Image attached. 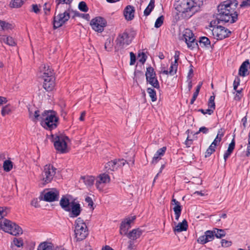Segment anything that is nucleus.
Wrapping results in <instances>:
<instances>
[{"label":"nucleus","mask_w":250,"mask_h":250,"mask_svg":"<svg viewBox=\"0 0 250 250\" xmlns=\"http://www.w3.org/2000/svg\"><path fill=\"white\" fill-rule=\"evenodd\" d=\"M164 17L163 16H161L159 17L157 20H156V21L155 22V27L156 28H159L162 26L164 22Z\"/></svg>","instance_id":"obj_44"},{"label":"nucleus","mask_w":250,"mask_h":250,"mask_svg":"<svg viewBox=\"0 0 250 250\" xmlns=\"http://www.w3.org/2000/svg\"><path fill=\"white\" fill-rule=\"evenodd\" d=\"M74 232L75 237L79 241L84 240L88 234L87 227L81 217L78 218L75 222Z\"/></svg>","instance_id":"obj_4"},{"label":"nucleus","mask_w":250,"mask_h":250,"mask_svg":"<svg viewBox=\"0 0 250 250\" xmlns=\"http://www.w3.org/2000/svg\"><path fill=\"white\" fill-rule=\"evenodd\" d=\"M171 204L175 205L173 209L175 215V219L178 221L181 214L182 206L181 205L180 203L174 198H172Z\"/></svg>","instance_id":"obj_17"},{"label":"nucleus","mask_w":250,"mask_h":250,"mask_svg":"<svg viewBox=\"0 0 250 250\" xmlns=\"http://www.w3.org/2000/svg\"><path fill=\"white\" fill-rule=\"evenodd\" d=\"M240 79L239 78H237V81L235 79L233 82V89L234 90H236L238 85L240 84Z\"/></svg>","instance_id":"obj_60"},{"label":"nucleus","mask_w":250,"mask_h":250,"mask_svg":"<svg viewBox=\"0 0 250 250\" xmlns=\"http://www.w3.org/2000/svg\"><path fill=\"white\" fill-rule=\"evenodd\" d=\"M85 201L88 203V206L91 208H92L93 209L94 208L93 207L94 203L92 198L89 196H87L85 199Z\"/></svg>","instance_id":"obj_59"},{"label":"nucleus","mask_w":250,"mask_h":250,"mask_svg":"<svg viewBox=\"0 0 250 250\" xmlns=\"http://www.w3.org/2000/svg\"><path fill=\"white\" fill-rule=\"evenodd\" d=\"M32 9L30 10L31 12H34L36 14H39L40 12L41 9L39 7H41L40 5L39 6L37 4H33L31 5Z\"/></svg>","instance_id":"obj_49"},{"label":"nucleus","mask_w":250,"mask_h":250,"mask_svg":"<svg viewBox=\"0 0 250 250\" xmlns=\"http://www.w3.org/2000/svg\"><path fill=\"white\" fill-rule=\"evenodd\" d=\"M161 159V158L160 157H159L158 156H156L154 154V156L152 158V160L151 161V164H157L159 161H160Z\"/></svg>","instance_id":"obj_62"},{"label":"nucleus","mask_w":250,"mask_h":250,"mask_svg":"<svg viewBox=\"0 0 250 250\" xmlns=\"http://www.w3.org/2000/svg\"><path fill=\"white\" fill-rule=\"evenodd\" d=\"M51 7V4L48 2H45L43 5V9L45 15H48L50 14Z\"/></svg>","instance_id":"obj_46"},{"label":"nucleus","mask_w":250,"mask_h":250,"mask_svg":"<svg viewBox=\"0 0 250 250\" xmlns=\"http://www.w3.org/2000/svg\"><path fill=\"white\" fill-rule=\"evenodd\" d=\"M44 72L43 73V75H44L45 73H48V74H49L50 73H52L53 75L54 76L55 73H54V70L51 68H50L49 66L44 65Z\"/></svg>","instance_id":"obj_55"},{"label":"nucleus","mask_w":250,"mask_h":250,"mask_svg":"<svg viewBox=\"0 0 250 250\" xmlns=\"http://www.w3.org/2000/svg\"><path fill=\"white\" fill-rule=\"evenodd\" d=\"M81 180H83L87 187H91L94 184L95 178L94 176L86 175L81 176Z\"/></svg>","instance_id":"obj_27"},{"label":"nucleus","mask_w":250,"mask_h":250,"mask_svg":"<svg viewBox=\"0 0 250 250\" xmlns=\"http://www.w3.org/2000/svg\"><path fill=\"white\" fill-rule=\"evenodd\" d=\"M221 243L223 247H228L230 246L232 244V242L231 241H229L225 239H222Z\"/></svg>","instance_id":"obj_54"},{"label":"nucleus","mask_w":250,"mask_h":250,"mask_svg":"<svg viewBox=\"0 0 250 250\" xmlns=\"http://www.w3.org/2000/svg\"><path fill=\"white\" fill-rule=\"evenodd\" d=\"M188 228V222L186 219H184L181 223H179L173 229L174 232H180L183 231H186Z\"/></svg>","instance_id":"obj_26"},{"label":"nucleus","mask_w":250,"mask_h":250,"mask_svg":"<svg viewBox=\"0 0 250 250\" xmlns=\"http://www.w3.org/2000/svg\"><path fill=\"white\" fill-rule=\"evenodd\" d=\"M42 78L44 80L43 83V87L46 91H52L55 86V77L53 75L52 73H45L44 75H42Z\"/></svg>","instance_id":"obj_11"},{"label":"nucleus","mask_w":250,"mask_h":250,"mask_svg":"<svg viewBox=\"0 0 250 250\" xmlns=\"http://www.w3.org/2000/svg\"><path fill=\"white\" fill-rule=\"evenodd\" d=\"M52 142L54 143V146L57 151L61 153H65L68 152L66 141L69 138L66 136L57 135L51 134Z\"/></svg>","instance_id":"obj_6"},{"label":"nucleus","mask_w":250,"mask_h":250,"mask_svg":"<svg viewBox=\"0 0 250 250\" xmlns=\"http://www.w3.org/2000/svg\"><path fill=\"white\" fill-rule=\"evenodd\" d=\"M215 96H211L208 100V105L209 109H213V112L215 109V104L214 102Z\"/></svg>","instance_id":"obj_40"},{"label":"nucleus","mask_w":250,"mask_h":250,"mask_svg":"<svg viewBox=\"0 0 250 250\" xmlns=\"http://www.w3.org/2000/svg\"><path fill=\"white\" fill-rule=\"evenodd\" d=\"M0 227L3 231L14 236L22 233V229L18 225L8 219L0 221Z\"/></svg>","instance_id":"obj_5"},{"label":"nucleus","mask_w":250,"mask_h":250,"mask_svg":"<svg viewBox=\"0 0 250 250\" xmlns=\"http://www.w3.org/2000/svg\"><path fill=\"white\" fill-rule=\"evenodd\" d=\"M146 91L149 94V97L152 102H155L157 100L156 92L154 89L148 87L146 89Z\"/></svg>","instance_id":"obj_35"},{"label":"nucleus","mask_w":250,"mask_h":250,"mask_svg":"<svg viewBox=\"0 0 250 250\" xmlns=\"http://www.w3.org/2000/svg\"><path fill=\"white\" fill-rule=\"evenodd\" d=\"M59 198V192L55 188L51 189V191L45 192L43 195V197L42 199L44 201L48 202H52L58 201Z\"/></svg>","instance_id":"obj_13"},{"label":"nucleus","mask_w":250,"mask_h":250,"mask_svg":"<svg viewBox=\"0 0 250 250\" xmlns=\"http://www.w3.org/2000/svg\"><path fill=\"white\" fill-rule=\"evenodd\" d=\"M250 68V63L248 60L244 61L240 66L239 75L242 77H245L249 74L248 68Z\"/></svg>","instance_id":"obj_19"},{"label":"nucleus","mask_w":250,"mask_h":250,"mask_svg":"<svg viewBox=\"0 0 250 250\" xmlns=\"http://www.w3.org/2000/svg\"><path fill=\"white\" fill-rule=\"evenodd\" d=\"M198 111L201 112L202 114H203L204 115L208 114L210 115L212 114H213V109H207L205 110L201 108V109H199L198 110Z\"/></svg>","instance_id":"obj_53"},{"label":"nucleus","mask_w":250,"mask_h":250,"mask_svg":"<svg viewBox=\"0 0 250 250\" xmlns=\"http://www.w3.org/2000/svg\"><path fill=\"white\" fill-rule=\"evenodd\" d=\"M34 107H28V112H29V117L31 119L32 121L34 122H37L38 121L40 120V119L42 118L41 115L40 114V111L39 110H36L35 111L33 110V108Z\"/></svg>","instance_id":"obj_22"},{"label":"nucleus","mask_w":250,"mask_h":250,"mask_svg":"<svg viewBox=\"0 0 250 250\" xmlns=\"http://www.w3.org/2000/svg\"><path fill=\"white\" fill-rule=\"evenodd\" d=\"M9 209L6 207H0V220L6 216Z\"/></svg>","instance_id":"obj_45"},{"label":"nucleus","mask_w":250,"mask_h":250,"mask_svg":"<svg viewBox=\"0 0 250 250\" xmlns=\"http://www.w3.org/2000/svg\"><path fill=\"white\" fill-rule=\"evenodd\" d=\"M213 232H215L214 235L217 238H222L226 235V232L224 229L214 228Z\"/></svg>","instance_id":"obj_34"},{"label":"nucleus","mask_w":250,"mask_h":250,"mask_svg":"<svg viewBox=\"0 0 250 250\" xmlns=\"http://www.w3.org/2000/svg\"><path fill=\"white\" fill-rule=\"evenodd\" d=\"M208 128L205 126H202L199 128L198 131L195 133V134H198L200 132H202L204 134H207L208 132Z\"/></svg>","instance_id":"obj_57"},{"label":"nucleus","mask_w":250,"mask_h":250,"mask_svg":"<svg viewBox=\"0 0 250 250\" xmlns=\"http://www.w3.org/2000/svg\"><path fill=\"white\" fill-rule=\"evenodd\" d=\"M200 45H201L203 44L202 47H205L207 48H209L210 46V41L209 39L206 37L203 36L199 38V40L198 41Z\"/></svg>","instance_id":"obj_32"},{"label":"nucleus","mask_w":250,"mask_h":250,"mask_svg":"<svg viewBox=\"0 0 250 250\" xmlns=\"http://www.w3.org/2000/svg\"><path fill=\"white\" fill-rule=\"evenodd\" d=\"M11 112V106L10 104H7L6 105L2 107L1 114V115L4 117L6 115H8Z\"/></svg>","instance_id":"obj_38"},{"label":"nucleus","mask_w":250,"mask_h":250,"mask_svg":"<svg viewBox=\"0 0 250 250\" xmlns=\"http://www.w3.org/2000/svg\"><path fill=\"white\" fill-rule=\"evenodd\" d=\"M82 208L80 204L78 202L75 201H71V205L70 207L69 212V216L71 218H75L78 217L81 214Z\"/></svg>","instance_id":"obj_14"},{"label":"nucleus","mask_w":250,"mask_h":250,"mask_svg":"<svg viewBox=\"0 0 250 250\" xmlns=\"http://www.w3.org/2000/svg\"><path fill=\"white\" fill-rule=\"evenodd\" d=\"M192 0H176L174 6L179 14L185 19L188 20L196 12L195 6Z\"/></svg>","instance_id":"obj_2"},{"label":"nucleus","mask_w":250,"mask_h":250,"mask_svg":"<svg viewBox=\"0 0 250 250\" xmlns=\"http://www.w3.org/2000/svg\"><path fill=\"white\" fill-rule=\"evenodd\" d=\"M79 9L83 12H86L88 11V7L85 2L82 1L78 4Z\"/></svg>","instance_id":"obj_41"},{"label":"nucleus","mask_w":250,"mask_h":250,"mask_svg":"<svg viewBox=\"0 0 250 250\" xmlns=\"http://www.w3.org/2000/svg\"><path fill=\"white\" fill-rule=\"evenodd\" d=\"M198 94H199V93H198V92H194V93L193 94V96H192V97L190 100V104H194V102L197 99V97Z\"/></svg>","instance_id":"obj_63"},{"label":"nucleus","mask_w":250,"mask_h":250,"mask_svg":"<svg viewBox=\"0 0 250 250\" xmlns=\"http://www.w3.org/2000/svg\"><path fill=\"white\" fill-rule=\"evenodd\" d=\"M249 6H250V3H249L246 0H243L240 5V7L241 8Z\"/></svg>","instance_id":"obj_64"},{"label":"nucleus","mask_w":250,"mask_h":250,"mask_svg":"<svg viewBox=\"0 0 250 250\" xmlns=\"http://www.w3.org/2000/svg\"><path fill=\"white\" fill-rule=\"evenodd\" d=\"M215 147L213 146L210 145V146L207 149L205 152V157L208 158L215 151Z\"/></svg>","instance_id":"obj_43"},{"label":"nucleus","mask_w":250,"mask_h":250,"mask_svg":"<svg viewBox=\"0 0 250 250\" xmlns=\"http://www.w3.org/2000/svg\"><path fill=\"white\" fill-rule=\"evenodd\" d=\"M53 245L52 243L43 242L38 247V250H53Z\"/></svg>","instance_id":"obj_30"},{"label":"nucleus","mask_w":250,"mask_h":250,"mask_svg":"<svg viewBox=\"0 0 250 250\" xmlns=\"http://www.w3.org/2000/svg\"><path fill=\"white\" fill-rule=\"evenodd\" d=\"M130 65H132L135 64L136 60V55L135 54L131 52L130 53Z\"/></svg>","instance_id":"obj_52"},{"label":"nucleus","mask_w":250,"mask_h":250,"mask_svg":"<svg viewBox=\"0 0 250 250\" xmlns=\"http://www.w3.org/2000/svg\"><path fill=\"white\" fill-rule=\"evenodd\" d=\"M138 57H141V58L139 60V61L142 64H144L146 62L147 59L146 55L143 52L138 54Z\"/></svg>","instance_id":"obj_50"},{"label":"nucleus","mask_w":250,"mask_h":250,"mask_svg":"<svg viewBox=\"0 0 250 250\" xmlns=\"http://www.w3.org/2000/svg\"><path fill=\"white\" fill-rule=\"evenodd\" d=\"M98 178L99 180L96 181L95 186L97 188H100V185L102 183L106 184L109 183L110 181V176L108 174L105 173L100 174Z\"/></svg>","instance_id":"obj_20"},{"label":"nucleus","mask_w":250,"mask_h":250,"mask_svg":"<svg viewBox=\"0 0 250 250\" xmlns=\"http://www.w3.org/2000/svg\"><path fill=\"white\" fill-rule=\"evenodd\" d=\"M0 41L11 46H15L17 44L14 39L10 36H2Z\"/></svg>","instance_id":"obj_29"},{"label":"nucleus","mask_w":250,"mask_h":250,"mask_svg":"<svg viewBox=\"0 0 250 250\" xmlns=\"http://www.w3.org/2000/svg\"><path fill=\"white\" fill-rule=\"evenodd\" d=\"M3 169L6 172L10 171L13 168V163L10 160H5L3 165Z\"/></svg>","instance_id":"obj_36"},{"label":"nucleus","mask_w":250,"mask_h":250,"mask_svg":"<svg viewBox=\"0 0 250 250\" xmlns=\"http://www.w3.org/2000/svg\"><path fill=\"white\" fill-rule=\"evenodd\" d=\"M146 81L147 83H149L151 85H152L153 88H155L157 89H160V84L157 80V76H153V77H150L149 78H146Z\"/></svg>","instance_id":"obj_28"},{"label":"nucleus","mask_w":250,"mask_h":250,"mask_svg":"<svg viewBox=\"0 0 250 250\" xmlns=\"http://www.w3.org/2000/svg\"><path fill=\"white\" fill-rule=\"evenodd\" d=\"M221 140L222 139L220 138V137H216L210 145L213 146L214 147L216 148V146L219 144Z\"/></svg>","instance_id":"obj_58"},{"label":"nucleus","mask_w":250,"mask_h":250,"mask_svg":"<svg viewBox=\"0 0 250 250\" xmlns=\"http://www.w3.org/2000/svg\"><path fill=\"white\" fill-rule=\"evenodd\" d=\"M145 75L146 79L148 78H149L150 77H153V76L155 77L156 76V74L154 68L151 66H149L146 68Z\"/></svg>","instance_id":"obj_37"},{"label":"nucleus","mask_w":250,"mask_h":250,"mask_svg":"<svg viewBox=\"0 0 250 250\" xmlns=\"http://www.w3.org/2000/svg\"><path fill=\"white\" fill-rule=\"evenodd\" d=\"M155 7V0H150V2L146 7V8L145 9L144 12V14L146 16H148L149 15L153 10Z\"/></svg>","instance_id":"obj_31"},{"label":"nucleus","mask_w":250,"mask_h":250,"mask_svg":"<svg viewBox=\"0 0 250 250\" xmlns=\"http://www.w3.org/2000/svg\"><path fill=\"white\" fill-rule=\"evenodd\" d=\"M238 2L236 0H227L221 2L217 6V13L215 20L210 22V25L213 28L212 34L217 40H222L229 36L231 32L225 27L218 25L221 22L233 23L238 20V14L236 8Z\"/></svg>","instance_id":"obj_1"},{"label":"nucleus","mask_w":250,"mask_h":250,"mask_svg":"<svg viewBox=\"0 0 250 250\" xmlns=\"http://www.w3.org/2000/svg\"><path fill=\"white\" fill-rule=\"evenodd\" d=\"M113 46V40L110 37H108L104 43V48L107 51H111Z\"/></svg>","instance_id":"obj_39"},{"label":"nucleus","mask_w":250,"mask_h":250,"mask_svg":"<svg viewBox=\"0 0 250 250\" xmlns=\"http://www.w3.org/2000/svg\"><path fill=\"white\" fill-rule=\"evenodd\" d=\"M235 146V142L234 138H233L231 140V143L229 144V147L227 151L225 152L224 154V159L225 161V163H226L228 158L230 156L231 153H232Z\"/></svg>","instance_id":"obj_25"},{"label":"nucleus","mask_w":250,"mask_h":250,"mask_svg":"<svg viewBox=\"0 0 250 250\" xmlns=\"http://www.w3.org/2000/svg\"><path fill=\"white\" fill-rule=\"evenodd\" d=\"M41 117V125L44 129L51 131L57 127L59 119L55 111L45 110L42 113Z\"/></svg>","instance_id":"obj_3"},{"label":"nucleus","mask_w":250,"mask_h":250,"mask_svg":"<svg viewBox=\"0 0 250 250\" xmlns=\"http://www.w3.org/2000/svg\"><path fill=\"white\" fill-rule=\"evenodd\" d=\"M104 169L105 171L108 173L110 171H114L117 170L118 168L116 165V159L106 163L104 166Z\"/></svg>","instance_id":"obj_24"},{"label":"nucleus","mask_w":250,"mask_h":250,"mask_svg":"<svg viewBox=\"0 0 250 250\" xmlns=\"http://www.w3.org/2000/svg\"><path fill=\"white\" fill-rule=\"evenodd\" d=\"M214 233L213 230H207L205 232V234L199 237L197 240V242L201 244H205L212 241L215 237Z\"/></svg>","instance_id":"obj_16"},{"label":"nucleus","mask_w":250,"mask_h":250,"mask_svg":"<svg viewBox=\"0 0 250 250\" xmlns=\"http://www.w3.org/2000/svg\"><path fill=\"white\" fill-rule=\"evenodd\" d=\"M126 162V161L124 159H116V165L118 168L123 167Z\"/></svg>","instance_id":"obj_51"},{"label":"nucleus","mask_w":250,"mask_h":250,"mask_svg":"<svg viewBox=\"0 0 250 250\" xmlns=\"http://www.w3.org/2000/svg\"><path fill=\"white\" fill-rule=\"evenodd\" d=\"M193 2V5L195 6V9L197 10V12L199 10L201 6L203 4L204 0H192Z\"/></svg>","instance_id":"obj_48"},{"label":"nucleus","mask_w":250,"mask_h":250,"mask_svg":"<svg viewBox=\"0 0 250 250\" xmlns=\"http://www.w3.org/2000/svg\"><path fill=\"white\" fill-rule=\"evenodd\" d=\"M183 36L188 48L191 50L196 48L199 49L198 41H196L194 35L191 30L186 29Z\"/></svg>","instance_id":"obj_9"},{"label":"nucleus","mask_w":250,"mask_h":250,"mask_svg":"<svg viewBox=\"0 0 250 250\" xmlns=\"http://www.w3.org/2000/svg\"><path fill=\"white\" fill-rule=\"evenodd\" d=\"M116 42L118 46L123 47L125 45H129L131 43V40H129L128 34L125 31L119 35Z\"/></svg>","instance_id":"obj_15"},{"label":"nucleus","mask_w":250,"mask_h":250,"mask_svg":"<svg viewBox=\"0 0 250 250\" xmlns=\"http://www.w3.org/2000/svg\"><path fill=\"white\" fill-rule=\"evenodd\" d=\"M143 232V230L141 229L140 228H138L137 229H133L131 231H130L127 234V237L134 241L139 238Z\"/></svg>","instance_id":"obj_21"},{"label":"nucleus","mask_w":250,"mask_h":250,"mask_svg":"<svg viewBox=\"0 0 250 250\" xmlns=\"http://www.w3.org/2000/svg\"><path fill=\"white\" fill-rule=\"evenodd\" d=\"M135 8L130 5H127L124 10V15L128 21L132 20L134 17Z\"/></svg>","instance_id":"obj_18"},{"label":"nucleus","mask_w":250,"mask_h":250,"mask_svg":"<svg viewBox=\"0 0 250 250\" xmlns=\"http://www.w3.org/2000/svg\"><path fill=\"white\" fill-rule=\"evenodd\" d=\"M193 65L191 64L189 66V69L187 76V80H191L193 74Z\"/></svg>","instance_id":"obj_56"},{"label":"nucleus","mask_w":250,"mask_h":250,"mask_svg":"<svg viewBox=\"0 0 250 250\" xmlns=\"http://www.w3.org/2000/svg\"><path fill=\"white\" fill-rule=\"evenodd\" d=\"M23 3V0H11L9 6L11 8H18L21 7Z\"/></svg>","instance_id":"obj_33"},{"label":"nucleus","mask_w":250,"mask_h":250,"mask_svg":"<svg viewBox=\"0 0 250 250\" xmlns=\"http://www.w3.org/2000/svg\"><path fill=\"white\" fill-rule=\"evenodd\" d=\"M31 204L32 206L35 207V208H39L40 207V205L38 203L37 198L33 199L31 202Z\"/></svg>","instance_id":"obj_61"},{"label":"nucleus","mask_w":250,"mask_h":250,"mask_svg":"<svg viewBox=\"0 0 250 250\" xmlns=\"http://www.w3.org/2000/svg\"><path fill=\"white\" fill-rule=\"evenodd\" d=\"M136 216L128 217L125 218L121 223L120 227V233L121 235L128 234V230L131 228V223L136 219Z\"/></svg>","instance_id":"obj_12"},{"label":"nucleus","mask_w":250,"mask_h":250,"mask_svg":"<svg viewBox=\"0 0 250 250\" xmlns=\"http://www.w3.org/2000/svg\"><path fill=\"white\" fill-rule=\"evenodd\" d=\"M167 150V147L163 146V147L159 148L155 153V155L160 157L161 158L163 156Z\"/></svg>","instance_id":"obj_47"},{"label":"nucleus","mask_w":250,"mask_h":250,"mask_svg":"<svg viewBox=\"0 0 250 250\" xmlns=\"http://www.w3.org/2000/svg\"><path fill=\"white\" fill-rule=\"evenodd\" d=\"M60 205L61 208L65 211L70 210V207L71 205V202L64 195H63L60 201Z\"/></svg>","instance_id":"obj_23"},{"label":"nucleus","mask_w":250,"mask_h":250,"mask_svg":"<svg viewBox=\"0 0 250 250\" xmlns=\"http://www.w3.org/2000/svg\"><path fill=\"white\" fill-rule=\"evenodd\" d=\"M11 244H13L15 246H16L18 248H20L22 247L23 246V240L21 238H14L13 241L11 243Z\"/></svg>","instance_id":"obj_42"},{"label":"nucleus","mask_w":250,"mask_h":250,"mask_svg":"<svg viewBox=\"0 0 250 250\" xmlns=\"http://www.w3.org/2000/svg\"><path fill=\"white\" fill-rule=\"evenodd\" d=\"M92 28L96 32L101 33L107 25L106 20L102 17H97L93 19L90 23Z\"/></svg>","instance_id":"obj_10"},{"label":"nucleus","mask_w":250,"mask_h":250,"mask_svg":"<svg viewBox=\"0 0 250 250\" xmlns=\"http://www.w3.org/2000/svg\"><path fill=\"white\" fill-rule=\"evenodd\" d=\"M68 11H65L63 13H60L57 16H54L53 21V29H56L62 26L70 18V13Z\"/></svg>","instance_id":"obj_8"},{"label":"nucleus","mask_w":250,"mask_h":250,"mask_svg":"<svg viewBox=\"0 0 250 250\" xmlns=\"http://www.w3.org/2000/svg\"><path fill=\"white\" fill-rule=\"evenodd\" d=\"M56 168L51 164L46 165L44 167L41 179L43 186L51 183L56 174Z\"/></svg>","instance_id":"obj_7"}]
</instances>
